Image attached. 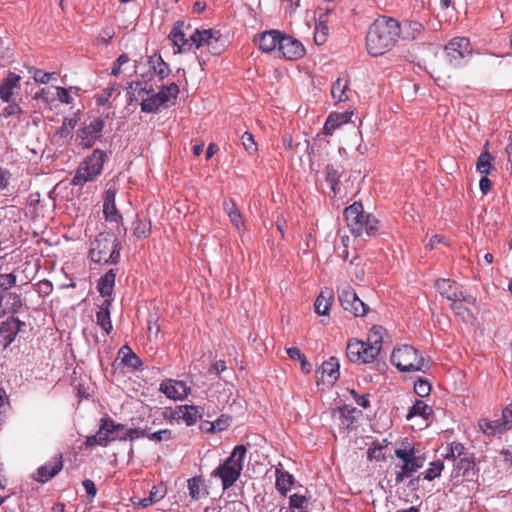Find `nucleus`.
<instances>
[{
    "instance_id": "nucleus-1",
    "label": "nucleus",
    "mask_w": 512,
    "mask_h": 512,
    "mask_svg": "<svg viewBox=\"0 0 512 512\" xmlns=\"http://www.w3.org/2000/svg\"><path fill=\"white\" fill-rule=\"evenodd\" d=\"M401 24L394 18L382 16L369 27L366 35V49L373 57L391 51L401 35Z\"/></svg>"
},
{
    "instance_id": "nucleus-2",
    "label": "nucleus",
    "mask_w": 512,
    "mask_h": 512,
    "mask_svg": "<svg viewBox=\"0 0 512 512\" xmlns=\"http://www.w3.org/2000/svg\"><path fill=\"white\" fill-rule=\"evenodd\" d=\"M21 88V76L10 72L0 83V98L7 105L2 109L0 116L8 118L15 115H20L23 112L22 98L19 96V90Z\"/></svg>"
},
{
    "instance_id": "nucleus-3",
    "label": "nucleus",
    "mask_w": 512,
    "mask_h": 512,
    "mask_svg": "<svg viewBox=\"0 0 512 512\" xmlns=\"http://www.w3.org/2000/svg\"><path fill=\"white\" fill-rule=\"evenodd\" d=\"M246 453L247 449L244 445H237L224 463L219 465L211 473V476L221 479L223 489H228L233 486L240 477Z\"/></svg>"
},
{
    "instance_id": "nucleus-4",
    "label": "nucleus",
    "mask_w": 512,
    "mask_h": 512,
    "mask_svg": "<svg viewBox=\"0 0 512 512\" xmlns=\"http://www.w3.org/2000/svg\"><path fill=\"white\" fill-rule=\"evenodd\" d=\"M344 217L348 228L355 237L364 234L374 235L378 229V220L371 214H364L363 205L354 202L344 209Z\"/></svg>"
},
{
    "instance_id": "nucleus-5",
    "label": "nucleus",
    "mask_w": 512,
    "mask_h": 512,
    "mask_svg": "<svg viewBox=\"0 0 512 512\" xmlns=\"http://www.w3.org/2000/svg\"><path fill=\"white\" fill-rule=\"evenodd\" d=\"M2 265L3 258H0V317L15 313L22 306L20 294L9 291L16 284L18 275L15 272H4Z\"/></svg>"
},
{
    "instance_id": "nucleus-6",
    "label": "nucleus",
    "mask_w": 512,
    "mask_h": 512,
    "mask_svg": "<svg viewBox=\"0 0 512 512\" xmlns=\"http://www.w3.org/2000/svg\"><path fill=\"white\" fill-rule=\"evenodd\" d=\"M121 245L113 236L100 234L90 245L89 257L95 263H111L118 262L120 257Z\"/></svg>"
},
{
    "instance_id": "nucleus-7",
    "label": "nucleus",
    "mask_w": 512,
    "mask_h": 512,
    "mask_svg": "<svg viewBox=\"0 0 512 512\" xmlns=\"http://www.w3.org/2000/svg\"><path fill=\"white\" fill-rule=\"evenodd\" d=\"M391 363L401 372H425L427 366L421 353L408 344L393 350Z\"/></svg>"
},
{
    "instance_id": "nucleus-8",
    "label": "nucleus",
    "mask_w": 512,
    "mask_h": 512,
    "mask_svg": "<svg viewBox=\"0 0 512 512\" xmlns=\"http://www.w3.org/2000/svg\"><path fill=\"white\" fill-rule=\"evenodd\" d=\"M105 158L106 154L104 151L95 149L93 153L85 158L79 165L72 179V184L75 186H83L87 182L93 181L102 172Z\"/></svg>"
},
{
    "instance_id": "nucleus-9",
    "label": "nucleus",
    "mask_w": 512,
    "mask_h": 512,
    "mask_svg": "<svg viewBox=\"0 0 512 512\" xmlns=\"http://www.w3.org/2000/svg\"><path fill=\"white\" fill-rule=\"evenodd\" d=\"M125 426L120 423H116L109 417H104L100 421L99 430L95 435L88 436L85 440L87 447H93L96 445L107 446L110 441L119 439L117 432L123 430Z\"/></svg>"
},
{
    "instance_id": "nucleus-10",
    "label": "nucleus",
    "mask_w": 512,
    "mask_h": 512,
    "mask_svg": "<svg viewBox=\"0 0 512 512\" xmlns=\"http://www.w3.org/2000/svg\"><path fill=\"white\" fill-rule=\"evenodd\" d=\"M395 455L403 462L400 466V471L396 473V483H402L406 478L422 468L425 462L423 457L416 455L414 447L410 449H396Z\"/></svg>"
},
{
    "instance_id": "nucleus-11",
    "label": "nucleus",
    "mask_w": 512,
    "mask_h": 512,
    "mask_svg": "<svg viewBox=\"0 0 512 512\" xmlns=\"http://www.w3.org/2000/svg\"><path fill=\"white\" fill-rule=\"evenodd\" d=\"M338 300L343 309L355 317H363L369 311L368 305L357 296L354 289L348 284L338 287Z\"/></svg>"
},
{
    "instance_id": "nucleus-12",
    "label": "nucleus",
    "mask_w": 512,
    "mask_h": 512,
    "mask_svg": "<svg viewBox=\"0 0 512 512\" xmlns=\"http://www.w3.org/2000/svg\"><path fill=\"white\" fill-rule=\"evenodd\" d=\"M204 409L195 405H179L172 408H166L163 416L166 420H175L178 423L183 421L187 426H193L198 419L202 418Z\"/></svg>"
},
{
    "instance_id": "nucleus-13",
    "label": "nucleus",
    "mask_w": 512,
    "mask_h": 512,
    "mask_svg": "<svg viewBox=\"0 0 512 512\" xmlns=\"http://www.w3.org/2000/svg\"><path fill=\"white\" fill-rule=\"evenodd\" d=\"M346 355L351 362L366 364L373 362L379 352L377 347L368 346L366 342L353 340L347 344Z\"/></svg>"
},
{
    "instance_id": "nucleus-14",
    "label": "nucleus",
    "mask_w": 512,
    "mask_h": 512,
    "mask_svg": "<svg viewBox=\"0 0 512 512\" xmlns=\"http://www.w3.org/2000/svg\"><path fill=\"white\" fill-rule=\"evenodd\" d=\"M437 291L450 302L453 300H462L467 304L476 306V298L472 295H467L460 286L450 279H438L435 283Z\"/></svg>"
},
{
    "instance_id": "nucleus-15",
    "label": "nucleus",
    "mask_w": 512,
    "mask_h": 512,
    "mask_svg": "<svg viewBox=\"0 0 512 512\" xmlns=\"http://www.w3.org/2000/svg\"><path fill=\"white\" fill-rule=\"evenodd\" d=\"M190 40L196 48L207 46L210 53L218 55L222 51V45H219L220 34L218 31L212 29L196 30L191 36Z\"/></svg>"
},
{
    "instance_id": "nucleus-16",
    "label": "nucleus",
    "mask_w": 512,
    "mask_h": 512,
    "mask_svg": "<svg viewBox=\"0 0 512 512\" xmlns=\"http://www.w3.org/2000/svg\"><path fill=\"white\" fill-rule=\"evenodd\" d=\"M472 48L466 37H456L445 46V54L450 64L457 65L467 55H470Z\"/></svg>"
},
{
    "instance_id": "nucleus-17",
    "label": "nucleus",
    "mask_w": 512,
    "mask_h": 512,
    "mask_svg": "<svg viewBox=\"0 0 512 512\" xmlns=\"http://www.w3.org/2000/svg\"><path fill=\"white\" fill-rule=\"evenodd\" d=\"M141 82L131 83L129 88L138 90L137 97L141 99V110L146 113L156 112L160 106L164 104L160 95L154 93L153 90L142 88Z\"/></svg>"
},
{
    "instance_id": "nucleus-18",
    "label": "nucleus",
    "mask_w": 512,
    "mask_h": 512,
    "mask_svg": "<svg viewBox=\"0 0 512 512\" xmlns=\"http://www.w3.org/2000/svg\"><path fill=\"white\" fill-rule=\"evenodd\" d=\"M287 60H298L305 55L304 45L290 35L282 34L278 50Z\"/></svg>"
},
{
    "instance_id": "nucleus-19",
    "label": "nucleus",
    "mask_w": 512,
    "mask_h": 512,
    "mask_svg": "<svg viewBox=\"0 0 512 512\" xmlns=\"http://www.w3.org/2000/svg\"><path fill=\"white\" fill-rule=\"evenodd\" d=\"M356 92L351 89L348 75L339 76L331 87V96L335 103L347 102L352 99Z\"/></svg>"
},
{
    "instance_id": "nucleus-20",
    "label": "nucleus",
    "mask_w": 512,
    "mask_h": 512,
    "mask_svg": "<svg viewBox=\"0 0 512 512\" xmlns=\"http://www.w3.org/2000/svg\"><path fill=\"white\" fill-rule=\"evenodd\" d=\"M24 325L18 318L11 316L0 325V346L7 348Z\"/></svg>"
},
{
    "instance_id": "nucleus-21",
    "label": "nucleus",
    "mask_w": 512,
    "mask_h": 512,
    "mask_svg": "<svg viewBox=\"0 0 512 512\" xmlns=\"http://www.w3.org/2000/svg\"><path fill=\"white\" fill-rule=\"evenodd\" d=\"M454 473L455 477H462L468 482H476L478 479V469L472 457L459 458L455 463Z\"/></svg>"
},
{
    "instance_id": "nucleus-22",
    "label": "nucleus",
    "mask_w": 512,
    "mask_h": 512,
    "mask_svg": "<svg viewBox=\"0 0 512 512\" xmlns=\"http://www.w3.org/2000/svg\"><path fill=\"white\" fill-rule=\"evenodd\" d=\"M104 128V121L96 118L81 130L80 144L86 148L93 146L95 141L101 137Z\"/></svg>"
},
{
    "instance_id": "nucleus-23",
    "label": "nucleus",
    "mask_w": 512,
    "mask_h": 512,
    "mask_svg": "<svg viewBox=\"0 0 512 512\" xmlns=\"http://www.w3.org/2000/svg\"><path fill=\"white\" fill-rule=\"evenodd\" d=\"M160 391L170 399L182 400L187 397L190 389L183 381L168 379L160 384Z\"/></svg>"
},
{
    "instance_id": "nucleus-24",
    "label": "nucleus",
    "mask_w": 512,
    "mask_h": 512,
    "mask_svg": "<svg viewBox=\"0 0 512 512\" xmlns=\"http://www.w3.org/2000/svg\"><path fill=\"white\" fill-rule=\"evenodd\" d=\"M282 34L279 30L265 31L255 38V42L262 52L269 53L275 49L279 50Z\"/></svg>"
},
{
    "instance_id": "nucleus-25",
    "label": "nucleus",
    "mask_w": 512,
    "mask_h": 512,
    "mask_svg": "<svg viewBox=\"0 0 512 512\" xmlns=\"http://www.w3.org/2000/svg\"><path fill=\"white\" fill-rule=\"evenodd\" d=\"M63 468L62 455H55L51 461L37 470L36 480L45 483L55 477Z\"/></svg>"
},
{
    "instance_id": "nucleus-26",
    "label": "nucleus",
    "mask_w": 512,
    "mask_h": 512,
    "mask_svg": "<svg viewBox=\"0 0 512 512\" xmlns=\"http://www.w3.org/2000/svg\"><path fill=\"white\" fill-rule=\"evenodd\" d=\"M116 192L113 189L105 191L103 196V213L107 221L118 222L122 216L115 204Z\"/></svg>"
},
{
    "instance_id": "nucleus-27",
    "label": "nucleus",
    "mask_w": 512,
    "mask_h": 512,
    "mask_svg": "<svg viewBox=\"0 0 512 512\" xmlns=\"http://www.w3.org/2000/svg\"><path fill=\"white\" fill-rule=\"evenodd\" d=\"M187 488L190 498L195 501H198L209 494L205 480L201 475L188 479Z\"/></svg>"
},
{
    "instance_id": "nucleus-28",
    "label": "nucleus",
    "mask_w": 512,
    "mask_h": 512,
    "mask_svg": "<svg viewBox=\"0 0 512 512\" xmlns=\"http://www.w3.org/2000/svg\"><path fill=\"white\" fill-rule=\"evenodd\" d=\"M353 113L352 112H344V113H331L323 127V133L325 135H332L334 130L342 126L343 124L348 123L351 120Z\"/></svg>"
},
{
    "instance_id": "nucleus-29",
    "label": "nucleus",
    "mask_w": 512,
    "mask_h": 512,
    "mask_svg": "<svg viewBox=\"0 0 512 512\" xmlns=\"http://www.w3.org/2000/svg\"><path fill=\"white\" fill-rule=\"evenodd\" d=\"M222 207L227 216L229 217L231 223L236 227V229L239 232H241L244 227V222L242 214L237 208L235 201L232 198L224 199Z\"/></svg>"
},
{
    "instance_id": "nucleus-30",
    "label": "nucleus",
    "mask_w": 512,
    "mask_h": 512,
    "mask_svg": "<svg viewBox=\"0 0 512 512\" xmlns=\"http://www.w3.org/2000/svg\"><path fill=\"white\" fill-rule=\"evenodd\" d=\"M111 300L105 299L96 313V323L109 335L113 329L110 318Z\"/></svg>"
},
{
    "instance_id": "nucleus-31",
    "label": "nucleus",
    "mask_w": 512,
    "mask_h": 512,
    "mask_svg": "<svg viewBox=\"0 0 512 512\" xmlns=\"http://www.w3.org/2000/svg\"><path fill=\"white\" fill-rule=\"evenodd\" d=\"M402 31L404 40L414 41L423 36L425 27L419 21L407 20L403 22Z\"/></svg>"
},
{
    "instance_id": "nucleus-32",
    "label": "nucleus",
    "mask_w": 512,
    "mask_h": 512,
    "mask_svg": "<svg viewBox=\"0 0 512 512\" xmlns=\"http://www.w3.org/2000/svg\"><path fill=\"white\" fill-rule=\"evenodd\" d=\"M275 475H276L275 485H276L277 491L281 495L286 496L294 483L293 475L287 471L280 469V468H276Z\"/></svg>"
},
{
    "instance_id": "nucleus-33",
    "label": "nucleus",
    "mask_w": 512,
    "mask_h": 512,
    "mask_svg": "<svg viewBox=\"0 0 512 512\" xmlns=\"http://www.w3.org/2000/svg\"><path fill=\"white\" fill-rule=\"evenodd\" d=\"M183 26L184 23L182 21H177L169 34V39L173 42L174 45L178 47V53L183 52L184 50L182 47L188 45L189 41H191L190 39L186 38V35L183 31Z\"/></svg>"
},
{
    "instance_id": "nucleus-34",
    "label": "nucleus",
    "mask_w": 512,
    "mask_h": 512,
    "mask_svg": "<svg viewBox=\"0 0 512 512\" xmlns=\"http://www.w3.org/2000/svg\"><path fill=\"white\" fill-rule=\"evenodd\" d=\"M116 274L111 269L100 277L97 288L99 293L104 297H110L114 290Z\"/></svg>"
},
{
    "instance_id": "nucleus-35",
    "label": "nucleus",
    "mask_w": 512,
    "mask_h": 512,
    "mask_svg": "<svg viewBox=\"0 0 512 512\" xmlns=\"http://www.w3.org/2000/svg\"><path fill=\"white\" fill-rule=\"evenodd\" d=\"M470 306L471 305L462 300H453L450 303V308L454 311L455 315L461 318L464 322H471L474 320V313Z\"/></svg>"
},
{
    "instance_id": "nucleus-36",
    "label": "nucleus",
    "mask_w": 512,
    "mask_h": 512,
    "mask_svg": "<svg viewBox=\"0 0 512 512\" xmlns=\"http://www.w3.org/2000/svg\"><path fill=\"white\" fill-rule=\"evenodd\" d=\"M339 363L335 357H331L328 361H325L321 366L322 379L328 382H335L339 377Z\"/></svg>"
},
{
    "instance_id": "nucleus-37",
    "label": "nucleus",
    "mask_w": 512,
    "mask_h": 512,
    "mask_svg": "<svg viewBox=\"0 0 512 512\" xmlns=\"http://www.w3.org/2000/svg\"><path fill=\"white\" fill-rule=\"evenodd\" d=\"M327 13H320L315 24L314 40L316 44H323L328 36Z\"/></svg>"
},
{
    "instance_id": "nucleus-38",
    "label": "nucleus",
    "mask_w": 512,
    "mask_h": 512,
    "mask_svg": "<svg viewBox=\"0 0 512 512\" xmlns=\"http://www.w3.org/2000/svg\"><path fill=\"white\" fill-rule=\"evenodd\" d=\"M488 142H486L483 152L478 156L476 162V170L483 175H489L493 169V156L487 150Z\"/></svg>"
},
{
    "instance_id": "nucleus-39",
    "label": "nucleus",
    "mask_w": 512,
    "mask_h": 512,
    "mask_svg": "<svg viewBox=\"0 0 512 512\" xmlns=\"http://www.w3.org/2000/svg\"><path fill=\"white\" fill-rule=\"evenodd\" d=\"M333 295L331 291H323L314 303L315 312L319 315H328L332 306Z\"/></svg>"
},
{
    "instance_id": "nucleus-40",
    "label": "nucleus",
    "mask_w": 512,
    "mask_h": 512,
    "mask_svg": "<svg viewBox=\"0 0 512 512\" xmlns=\"http://www.w3.org/2000/svg\"><path fill=\"white\" fill-rule=\"evenodd\" d=\"M133 235L137 238H147L151 234V221L142 219L139 215L132 223Z\"/></svg>"
},
{
    "instance_id": "nucleus-41",
    "label": "nucleus",
    "mask_w": 512,
    "mask_h": 512,
    "mask_svg": "<svg viewBox=\"0 0 512 512\" xmlns=\"http://www.w3.org/2000/svg\"><path fill=\"white\" fill-rule=\"evenodd\" d=\"M356 409L354 407H349L347 405L338 409V419L340 422V427L344 430L349 429L354 423V413Z\"/></svg>"
},
{
    "instance_id": "nucleus-42",
    "label": "nucleus",
    "mask_w": 512,
    "mask_h": 512,
    "mask_svg": "<svg viewBox=\"0 0 512 512\" xmlns=\"http://www.w3.org/2000/svg\"><path fill=\"white\" fill-rule=\"evenodd\" d=\"M479 427L482 430V432L488 436H495L498 434H502L503 432H506L504 429H502V425L499 419H481L479 421Z\"/></svg>"
},
{
    "instance_id": "nucleus-43",
    "label": "nucleus",
    "mask_w": 512,
    "mask_h": 512,
    "mask_svg": "<svg viewBox=\"0 0 512 512\" xmlns=\"http://www.w3.org/2000/svg\"><path fill=\"white\" fill-rule=\"evenodd\" d=\"M149 63L156 75L159 76L160 79H164L169 75L170 69L168 64L164 62L161 55L154 54L150 57Z\"/></svg>"
},
{
    "instance_id": "nucleus-44",
    "label": "nucleus",
    "mask_w": 512,
    "mask_h": 512,
    "mask_svg": "<svg viewBox=\"0 0 512 512\" xmlns=\"http://www.w3.org/2000/svg\"><path fill=\"white\" fill-rule=\"evenodd\" d=\"M432 408L422 400H416L413 406L410 408L407 418L411 419L415 416H421L424 419H428L432 414Z\"/></svg>"
},
{
    "instance_id": "nucleus-45",
    "label": "nucleus",
    "mask_w": 512,
    "mask_h": 512,
    "mask_svg": "<svg viewBox=\"0 0 512 512\" xmlns=\"http://www.w3.org/2000/svg\"><path fill=\"white\" fill-rule=\"evenodd\" d=\"M384 333L385 329L382 326H373L368 333L366 342L368 346L377 347V350L380 353Z\"/></svg>"
},
{
    "instance_id": "nucleus-46",
    "label": "nucleus",
    "mask_w": 512,
    "mask_h": 512,
    "mask_svg": "<svg viewBox=\"0 0 512 512\" xmlns=\"http://www.w3.org/2000/svg\"><path fill=\"white\" fill-rule=\"evenodd\" d=\"M289 507L292 512H308V499L304 495L292 494L289 498Z\"/></svg>"
},
{
    "instance_id": "nucleus-47",
    "label": "nucleus",
    "mask_w": 512,
    "mask_h": 512,
    "mask_svg": "<svg viewBox=\"0 0 512 512\" xmlns=\"http://www.w3.org/2000/svg\"><path fill=\"white\" fill-rule=\"evenodd\" d=\"M162 101L165 103L171 99H176L179 94V87L176 83H170L169 85L163 86L158 92Z\"/></svg>"
},
{
    "instance_id": "nucleus-48",
    "label": "nucleus",
    "mask_w": 512,
    "mask_h": 512,
    "mask_svg": "<svg viewBox=\"0 0 512 512\" xmlns=\"http://www.w3.org/2000/svg\"><path fill=\"white\" fill-rule=\"evenodd\" d=\"M444 463L440 460L430 463V467L424 472V479L432 481L441 475Z\"/></svg>"
},
{
    "instance_id": "nucleus-49",
    "label": "nucleus",
    "mask_w": 512,
    "mask_h": 512,
    "mask_svg": "<svg viewBox=\"0 0 512 512\" xmlns=\"http://www.w3.org/2000/svg\"><path fill=\"white\" fill-rule=\"evenodd\" d=\"M167 494V486L163 482L154 485L150 490L149 497L155 503L161 501Z\"/></svg>"
},
{
    "instance_id": "nucleus-50",
    "label": "nucleus",
    "mask_w": 512,
    "mask_h": 512,
    "mask_svg": "<svg viewBox=\"0 0 512 512\" xmlns=\"http://www.w3.org/2000/svg\"><path fill=\"white\" fill-rule=\"evenodd\" d=\"M116 87L117 84L113 83L105 89H103L102 92L96 96L97 104L101 106L107 104L110 98L112 97L113 93L116 91Z\"/></svg>"
},
{
    "instance_id": "nucleus-51",
    "label": "nucleus",
    "mask_w": 512,
    "mask_h": 512,
    "mask_svg": "<svg viewBox=\"0 0 512 512\" xmlns=\"http://www.w3.org/2000/svg\"><path fill=\"white\" fill-rule=\"evenodd\" d=\"M502 429L505 431L512 429V403L508 404L502 411L501 418L499 419Z\"/></svg>"
},
{
    "instance_id": "nucleus-52",
    "label": "nucleus",
    "mask_w": 512,
    "mask_h": 512,
    "mask_svg": "<svg viewBox=\"0 0 512 512\" xmlns=\"http://www.w3.org/2000/svg\"><path fill=\"white\" fill-rule=\"evenodd\" d=\"M147 436V429H141V428H130L127 429L126 432L119 436L120 441H133L136 438L140 437H146Z\"/></svg>"
},
{
    "instance_id": "nucleus-53",
    "label": "nucleus",
    "mask_w": 512,
    "mask_h": 512,
    "mask_svg": "<svg viewBox=\"0 0 512 512\" xmlns=\"http://www.w3.org/2000/svg\"><path fill=\"white\" fill-rule=\"evenodd\" d=\"M56 77H57V73H55V72H44L41 69L34 68V82L47 84L51 80H56Z\"/></svg>"
},
{
    "instance_id": "nucleus-54",
    "label": "nucleus",
    "mask_w": 512,
    "mask_h": 512,
    "mask_svg": "<svg viewBox=\"0 0 512 512\" xmlns=\"http://www.w3.org/2000/svg\"><path fill=\"white\" fill-rule=\"evenodd\" d=\"M414 391L420 397H427L431 392V385L427 380L419 378L414 384Z\"/></svg>"
},
{
    "instance_id": "nucleus-55",
    "label": "nucleus",
    "mask_w": 512,
    "mask_h": 512,
    "mask_svg": "<svg viewBox=\"0 0 512 512\" xmlns=\"http://www.w3.org/2000/svg\"><path fill=\"white\" fill-rule=\"evenodd\" d=\"M52 89L53 87L41 88L34 93V99L42 100L45 104H49L55 99Z\"/></svg>"
},
{
    "instance_id": "nucleus-56",
    "label": "nucleus",
    "mask_w": 512,
    "mask_h": 512,
    "mask_svg": "<svg viewBox=\"0 0 512 512\" xmlns=\"http://www.w3.org/2000/svg\"><path fill=\"white\" fill-rule=\"evenodd\" d=\"M10 400L5 388L0 384V425L3 424L6 408L9 407Z\"/></svg>"
},
{
    "instance_id": "nucleus-57",
    "label": "nucleus",
    "mask_w": 512,
    "mask_h": 512,
    "mask_svg": "<svg viewBox=\"0 0 512 512\" xmlns=\"http://www.w3.org/2000/svg\"><path fill=\"white\" fill-rule=\"evenodd\" d=\"M241 142L245 150L249 154L253 155L257 151V145L254 141L252 134L244 132L243 135L241 136Z\"/></svg>"
},
{
    "instance_id": "nucleus-58",
    "label": "nucleus",
    "mask_w": 512,
    "mask_h": 512,
    "mask_svg": "<svg viewBox=\"0 0 512 512\" xmlns=\"http://www.w3.org/2000/svg\"><path fill=\"white\" fill-rule=\"evenodd\" d=\"M149 440L155 442H161L163 440H170L172 438V432L168 429L159 430L154 433H149V429H147V436Z\"/></svg>"
},
{
    "instance_id": "nucleus-59",
    "label": "nucleus",
    "mask_w": 512,
    "mask_h": 512,
    "mask_svg": "<svg viewBox=\"0 0 512 512\" xmlns=\"http://www.w3.org/2000/svg\"><path fill=\"white\" fill-rule=\"evenodd\" d=\"M326 181L331 185L334 193H337V185L339 181V175L336 169L332 166H327L326 168Z\"/></svg>"
},
{
    "instance_id": "nucleus-60",
    "label": "nucleus",
    "mask_w": 512,
    "mask_h": 512,
    "mask_svg": "<svg viewBox=\"0 0 512 512\" xmlns=\"http://www.w3.org/2000/svg\"><path fill=\"white\" fill-rule=\"evenodd\" d=\"M231 418L227 415H221L219 418H217L215 421H213V425H210V429L214 430V432L223 431L227 429L230 425Z\"/></svg>"
},
{
    "instance_id": "nucleus-61",
    "label": "nucleus",
    "mask_w": 512,
    "mask_h": 512,
    "mask_svg": "<svg viewBox=\"0 0 512 512\" xmlns=\"http://www.w3.org/2000/svg\"><path fill=\"white\" fill-rule=\"evenodd\" d=\"M223 512H249V508L241 501H230L225 505Z\"/></svg>"
},
{
    "instance_id": "nucleus-62",
    "label": "nucleus",
    "mask_w": 512,
    "mask_h": 512,
    "mask_svg": "<svg viewBox=\"0 0 512 512\" xmlns=\"http://www.w3.org/2000/svg\"><path fill=\"white\" fill-rule=\"evenodd\" d=\"M34 290L39 293V295L45 296L52 292L53 286L50 281L43 279L39 280V282L34 285Z\"/></svg>"
},
{
    "instance_id": "nucleus-63",
    "label": "nucleus",
    "mask_w": 512,
    "mask_h": 512,
    "mask_svg": "<svg viewBox=\"0 0 512 512\" xmlns=\"http://www.w3.org/2000/svg\"><path fill=\"white\" fill-rule=\"evenodd\" d=\"M125 348L128 350V353L123 357L124 364L133 368H137L141 364V360L135 353L131 351L130 348Z\"/></svg>"
},
{
    "instance_id": "nucleus-64",
    "label": "nucleus",
    "mask_w": 512,
    "mask_h": 512,
    "mask_svg": "<svg viewBox=\"0 0 512 512\" xmlns=\"http://www.w3.org/2000/svg\"><path fill=\"white\" fill-rule=\"evenodd\" d=\"M129 62V57L126 54H121L113 63L112 66V75L118 76L121 73V68L124 64Z\"/></svg>"
}]
</instances>
